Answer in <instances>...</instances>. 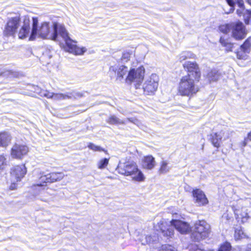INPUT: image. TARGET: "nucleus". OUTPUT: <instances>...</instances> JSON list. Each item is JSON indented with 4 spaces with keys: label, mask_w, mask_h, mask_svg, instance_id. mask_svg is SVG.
Instances as JSON below:
<instances>
[{
    "label": "nucleus",
    "mask_w": 251,
    "mask_h": 251,
    "mask_svg": "<svg viewBox=\"0 0 251 251\" xmlns=\"http://www.w3.org/2000/svg\"><path fill=\"white\" fill-rule=\"evenodd\" d=\"M30 18L27 15L23 17V25L21 28L19 33L18 37L20 39H25L27 37L29 36V40L33 41L36 39L37 37L46 39L49 38L53 40L51 38V35L53 33L54 25V24L57 23H54L53 25L52 31V32L50 33V27L49 24L47 22H44L42 23L40 26H38V20L37 17L32 18V30L31 33H30ZM58 37L56 40L54 41H57Z\"/></svg>",
    "instance_id": "nucleus-1"
},
{
    "label": "nucleus",
    "mask_w": 251,
    "mask_h": 251,
    "mask_svg": "<svg viewBox=\"0 0 251 251\" xmlns=\"http://www.w3.org/2000/svg\"><path fill=\"white\" fill-rule=\"evenodd\" d=\"M53 31L51 38L53 40H56L58 35H60L65 42L66 51L76 55H83L87 51V49L85 47H80L75 44L76 42L70 38L68 32L63 25L54 24Z\"/></svg>",
    "instance_id": "nucleus-2"
},
{
    "label": "nucleus",
    "mask_w": 251,
    "mask_h": 251,
    "mask_svg": "<svg viewBox=\"0 0 251 251\" xmlns=\"http://www.w3.org/2000/svg\"><path fill=\"white\" fill-rule=\"evenodd\" d=\"M117 172L125 176H130L132 180L136 181H143L145 177L134 161L129 159H122L119 161L117 168Z\"/></svg>",
    "instance_id": "nucleus-3"
},
{
    "label": "nucleus",
    "mask_w": 251,
    "mask_h": 251,
    "mask_svg": "<svg viewBox=\"0 0 251 251\" xmlns=\"http://www.w3.org/2000/svg\"><path fill=\"white\" fill-rule=\"evenodd\" d=\"M159 224L162 233L167 237H172L174 234V228L182 234L187 233L191 230L189 225L179 220H172L168 222L163 220Z\"/></svg>",
    "instance_id": "nucleus-4"
},
{
    "label": "nucleus",
    "mask_w": 251,
    "mask_h": 251,
    "mask_svg": "<svg viewBox=\"0 0 251 251\" xmlns=\"http://www.w3.org/2000/svg\"><path fill=\"white\" fill-rule=\"evenodd\" d=\"M198 81L189 76H182L178 84V93L182 96L192 97L199 91L198 86L196 84Z\"/></svg>",
    "instance_id": "nucleus-5"
},
{
    "label": "nucleus",
    "mask_w": 251,
    "mask_h": 251,
    "mask_svg": "<svg viewBox=\"0 0 251 251\" xmlns=\"http://www.w3.org/2000/svg\"><path fill=\"white\" fill-rule=\"evenodd\" d=\"M145 69L143 66L129 70L125 79L128 84H132L135 89H140L144 78Z\"/></svg>",
    "instance_id": "nucleus-6"
},
{
    "label": "nucleus",
    "mask_w": 251,
    "mask_h": 251,
    "mask_svg": "<svg viewBox=\"0 0 251 251\" xmlns=\"http://www.w3.org/2000/svg\"><path fill=\"white\" fill-rule=\"evenodd\" d=\"M210 228V225L206 221L204 220L197 221L195 224L191 238L198 241L204 239L209 235Z\"/></svg>",
    "instance_id": "nucleus-7"
},
{
    "label": "nucleus",
    "mask_w": 251,
    "mask_h": 251,
    "mask_svg": "<svg viewBox=\"0 0 251 251\" xmlns=\"http://www.w3.org/2000/svg\"><path fill=\"white\" fill-rule=\"evenodd\" d=\"M158 81V76L155 74H152L146 78L142 85V89L147 94H152L157 89Z\"/></svg>",
    "instance_id": "nucleus-8"
},
{
    "label": "nucleus",
    "mask_w": 251,
    "mask_h": 251,
    "mask_svg": "<svg viewBox=\"0 0 251 251\" xmlns=\"http://www.w3.org/2000/svg\"><path fill=\"white\" fill-rule=\"evenodd\" d=\"M183 66L185 70L187 72V75L185 76H189V77L199 81L201 74L199 67L195 62L186 61L183 64Z\"/></svg>",
    "instance_id": "nucleus-9"
},
{
    "label": "nucleus",
    "mask_w": 251,
    "mask_h": 251,
    "mask_svg": "<svg viewBox=\"0 0 251 251\" xmlns=\"http://www.w3.org/2000/svg\"><path fill=\"white\" fill-rule=\"evenodd\" d=\"M20 20L19 16L10 18L5 27L4 34L7 36H14L20 25Z\"/></svg>",
    "instance_id": "nucleus-10"
},
{
    "label": "nucleus",
    "mask_w": 251,
    "mask_h": 251,
    "mask_svg": "<svg viewBox=\"0 0 251 251\" xmlns=\"http://www.w3.org/2000/svg\"><path fill=\"white\" fill-rule=\"evenodd\" d=\"M28 151V148L26 145L16 143L11 149V155L13 158L21 159L26 155Z\"/></svg>",
    "instance_id": "nucleus-11"
},
{
    "label": "nucleus",
    "mask_w": 251,
    "mask_h": 251,
    "mask_svg": "<svg viewBox=\"0 0 251 251\" xmlns=\"http://www.w3.org/2000/svg\"><path fill=\"white\" fill-rule=\"evenodd\" d=\"M232 36L236 40H241L246 35L245 28L242 23L240 22L231 23Z\"/></svg>",
    "instance_id": "nucleus-12"
},
{
    "label": "nucleus",
    "mask_w": 251,
    "mask_h": 251,
    "mask_svg": "<svg viewBox=\"0 0 251 251\" xmlns=\"http://www.w3.org/2000/svg\"><path fill=\"white\" fill-rule=\"evenodd\" d=\"M27 172L25 165H17L11 169V180L20 181Z\"/></svg>",
    "instance_id": "nucleus-13"
},
{
    "label": "nucleus",
    "mask_w": 251,
    "mask_h": 251,
    "mask_svg": "<svg viewBox=\"0 0 251 251\" xmlns=\"http://www.w3.org/2000/svg\"><path fill=\"white\" fill-rule=\"evenodd\" d=\"M38 94L41 96L46 97L48 99H51L54 100H63L69 99L71 96L67 94L54 93L50 92L48 90L41 89Z\"/></svg>",
    "instance_id": "nucleus-14"
},
{
    "label": "nucleus",
    "mask_w": 251,
    "mask_h": 251,
    "mask_svg": "<svg viewBox=\"0 0 251 251\" xmlns=\"http://www.w3.org/2000/svg\"><path fill=\"white\" fill-rule=\"evenodd\" d=\"M195 202L199 206L204 205L208 202L204 193L200 189H197L193 191Z\"/></svg>",
    "instance_id": "nucleus-15"
},
{
    "label": "nucleus",
    "mask_w": 251,
    "mask_h": 251,
    "mask_svg": "<svg viewBox=\"0 0 251 251\" xmlns=\"http://www.w3.org/2000/svg\"><path fill=\"white\" fill-rule=\"evenodd\" d=\"M211 141L213 146L219 148L222 138L226 140L228 138V133L225 131L222 130L219 132L213 133L211 134Z\"/></svg>",
    "instance_id": "nucleus-16"
},
{
    "label": "nucleus",
    "mask_w": 251,
    "mask_h": 251,
    "mask_svg": "<svg viewBox=\"0 0 251 251\" xmlns=\"http://www.w3.org/2000/svg\"><path fill=\"white\" fill-rule=\"evenodd\" d=\"M110 71H112L117 74V79L121 80L129 72L128 68L124 65L111 66Z\"/></svg>",
    "instance_id": "nucleus-17"
},
{
    "label": "nucleus",
    "mask_w": 251,
    "mask_h": 251,
    "mask_svg": "<svg viewBox=\"0 0 251 251\" xmlns=\"http://www.w3.org/2000/svg\"><path fill=\"white\" fill-rule=\"evenodd\" d=\"M155 161L151 155L145 156L142 161V165L144 168L151 170L154 168Z\"/></svg>",
    "instance_id": "nucleus-18"
},
{
    "label": "nucleus",
    "mask_w": 251,
    "mask_h": 251,
    "mask_svg": "<svg viewBox=\"0 0 251 251\" xmlns=\"http://www.w3.org/2000/svg\"><path fill=\"white\" fill-rule=\"evenodd\" d=\"M11 140L10 135L6 132L0 133V147H6Z\"/></svg>",
    "instance_id": "nucleus-19"
},
{
    "label": "nucleus",
    "mask_w": 251,
    "mask_h": 251,
    "mask_svg": "<svg viewBox=\"0 0 251 251\" xmlns=\"http://www.w3.org/2000/svg\"><path fill=\"white\" fill-rule=\"evenodd\" d=\"M248 237V235L244 232L241 227H238L235 228L234 238L236 240H241Z\"/></svg>",
    "instance_id": "nucleus-20"
},
{
    "label": "nucleus",
    "mask_w": 251,
    "mask_h": 251,
    "mask_svg": "<svg viewBox=\"0 0 251 251\" xmlns=\"http://www.w3.org/2000/svg\"><path fill=\"white\" fill-rule=\"evenodd\" d=\"M107 122L111 125H125L126 121L120 120L115 115L110 116L107 120Z\"/></svg>",
    "instance_id": "nucleus-21"
},
{
    "label": "nucleus",
    "mask_w": 251,
    "mask_h": 251,
    "mask_svg": "<svg viewBox=\"0 0 251 251\" xmlns=\"http://www.w3.org/2000/svg\"><path fill=\"white\" fill-rule=\"evenodd\" d=\"M208 80L211 81H217L220 76V74L216 70H212L207 75Z\"/></svg>",
    "instance_id": "nucleus-22"
},
{
    "label": "nucleus",
    "mask_w": 251,
    "mask_h": 251,
    "mask_svg": "<svg viewBox=\"0 0 251 251\" xmlns=\"http://www.w3.org/2000/svg\"><path fill=\"white\" fill-rule=\"evenodd\" d=\"M64 176V175L62 173H52L49 174L48 177H50V181L51 183L61 180Z\"/></svg>",
    "instance_id": "nucleus-23"
},
{
    "label": "nucleus",
    "mask_w": 251,
    "mask_h": 251,
    "mask_svg": "<svg viewBox=\"0 0 251 251\" xmlns=\"http://www.w3.org/2000/svg\"><path fill=\"white\" fill-rule=\"evenodd\" d=\"M220 43L222 46L225 48V50L227 51L232 50L233 48V44L229 41L228 39H225L223 37H221L220 39Z\"/></svg>",
    "instance_id": "nucleus-24"
},
{
    "label": "nucleus",
    "mask_w": 251,
    "mask_h": 251,
    "mask_svg": "<svg viewBox=\"0 0 251 251\" xmlns=\"http://www.w3.org/2000/svg\"><path fill=\"white\" fill-rule=\"evenodd\" d=\"M196 55L190 51H184L179 55V60L180 62L184 61L187 59L195 58Z\"/></svg>",
    "instance_id": "nucleus-25"
},
{
    "label": "nucleus",
    "mask_w": 251,
    "mask_h": 251,
    "mask_svg": "<svg viewBox=\"0 0 251 251\" xmlns=\"http://www.w3.org/2000/svg\"><path fill=\"white\" fill-rule=\"evenodd\" d=\"M171 169V167L168 166V162L167 161L163 160L160 163V168L159 170L160 174H166L168 173Z\"/></svg>",
    "instance_id": "nucleus-26"
},
{
    "label": "nucleus",
    "mask_w": 251,
    "mask_h": 251,
    "mask_svg": "<svg viewBox=\"0 0 251 251\" xmlns=\"http://www.w3.org/2000/svg\"><path fill=\"white\" fill-rule=\"evenodd\" d=\"M251 48V38H248L241 46V49L244 52H249Z\"/></svg>",
    "instance_id": "nucleus-27"
},
{
    "label": "nucleus",
    "mask_w": 251,
    "mask_h": 251,
    "mask_svg": "<svg viewBox=\"0 0 251 251\" xmlns=\"http://www.w3.org/2000/svg\"><path fill=\"white\" fill-rule=\"evenodd\" d=\"M109 158H104L100 160L97 162V167L99 169H104L108 165L109 163Z\"/></svg>",
    "instance_id": "nucleus-28"
},
{
    "label": "nucleus",
    "mask_w": 251,
    "mask_h": 251,
    "mask_svg": "<svg viewBox=\"0 0 251 251\" xmlns=\"http://www.w3.org/2000/svg\"><path fill=\"white\" fill-rule=\"evenodd\" d=\"M231 23L228 24H225L219 26V30L225 34H227L231 30Z\"/></svg>",
    "instance_id": "nucleus-29"
},
{
    "label": "nucleus",
    "mask_w": 251,
    "mask_h": 251,
    "mask_svg": "<svg viewBox=\"0 0 251 251\" xmlns=\"http://www.w3.org/2000/svg\"><path fill=\"white\" fill-rule=\"evenodd\" d=\"M88 147L95 151H104L106 152L107 151H105L104 149L101 148L99 146L96 145L92 143H90L88 145Z\"/></svg>",
    "instance_id": "nucleus-30"
},
{
    "label": "nucleus",
    "mask_w": 251,
    "mask_h": 251,
    "mask_svg": "<svg viewBox=\"0 0 251 251\" xmlns=\"http://www.w3.org/2000/svg\"><path fill=\"white\" fill-rule=\"evenodd\" d=\"M243 16L245 23L247 25L249 24L251 18V10H246L245 13H244Z\"/></svg>",
    "instance_id": "nucleus-31"
},
{
    "label": "nucleus",
    "mask_w": 251,
    "mask_h": 251,
    "mask_svg": "<svg viewBox=\"0 0 251 251\" xmlns=\"http://www.w3.org/2000/svg\"><path fill=\"white\" fill-rule=\"evenodd\" d=\"M231 246L229 243L226 242L222 245L218 251H230Z\"/></svg>",
    "instance_id": "nucleus-32"
},
{
    "label": "nucleus",
    "mask_w": 251,
    "mask_h": 251,
    "mask_svg": "<svg viewBox=\"0 0 251 251\" xmlns=\"http://www.w3.org/2000/svg\"><path fill=\"white\" fill-rule=\"evenodd\" d=\"M159 251H177L173 247L169 245H163L161 247Z\"/></svg>",
    "instance_id": "nucleus-33"
},
{
    "label": "nucleus",
    "mask_w": 251,
    "mask_h": 251,
    "mask_svg": "<svg viewBox=\"0 0 251 251\" xmlns=\"http://www.w3.org/2000/svg\"><path fill=\"white\" fill-rule=\"evenodd\" d=\"M226 1L227 3V4L230 6V7L229 11H225V13L226 14H228L232 12L234 10V6L235 4L234 1H233V0H226Z\"/></svg>",
    "instance_id": "nucleus-34"
},
{
    "label": "nucleus",
    "mask_w": 251,
    "mask_h": 251,
    "mask_svg": "<svg viewBox=\"0 0 251 251\" xmlns=\"http://www.w3.org/2000/svg\"><path fill=\"white\" fill-rule=\"evenodd\" d=\"M49 176V174L41 176L39 178L40 182L43 183H50V177H48Z\"/></svg>",
    "instance_id": "nucleus-35"
},
{
    "label": "nucleus",
    "mask_w": 251,
    "mask_h": 251,
    "mask_svg": "<svg viewBox=\"0 0 251 251\" xmlns=\"http://www.w3.org/2000/svg\"><path fill=\"white\" fill-rule=\"evenodd\" d=\"M68 95H69V96H71V97L69 99L74 98V99H77L80 97H82V94L79 92H73L72 93H68Z\"/></svg>",
    "instance_id": "nucleus-36"
},
{
    "label": "nucleus",
    "mask_w": 251,
    "mask_h": 251,
    "mask_svg": "<svg viewBox=\"0 0 251 251\" xmlns=\"http://www.w3.org/2000/svg\"><path fill=\"white\" fill-rule=\"evenodd\" d=\"M6 165V158L3 155H0V170L4 168Z\"/></svg>",
    "instance_id": "nucleus-37"
},
{
    "label": "nucleus",
    "mask_w": 251,
    "mask_h": 251,
    "mask_svg": "<svg viewBox=\"0 0 251 251\" xmlns=\"http://www.w3.org/2000/svg\"><path fill=\"white\" fill-rule=\"evenodd\" d=\"M130 54L128 52H124L123 54L122 60L123 61H127L130 59Z\"/></svg>",
    "instance_id": "nucleus-38"
},
{
    "label": "nucleus",
    "mask_w": 251,
    "mask_h": 251,
    "mask_svg": "<svg viewBox=\"0 0 251 251\" xmlns=\"http://www.w3.org/2000/svg\"><path fill=\"white\" fill-rule=\"evenodd\" d=\"M145 239H146V241L145 242H143L142 243V244L143 245H145L146 244H150L152 241V237L151 236H150V235L146 236L145 237Z\"/></svg>",
    "instance_id": "nucleus-39"
},
{
    "label": "nucleus",
    "mask_w": 251,
    "mask_h": 251,
    "mask_svg": "<svg viewBox=\"0 0 251 251\" xmlns=\"http://www.w3.org/2000/svg\"><path fill=\"white\" fill-rule=\"evenodd\" d=\"M11 182H12V183L9 186V189L11 190L16 189L17 187L16 182H17L18 181H11Z\"/></svg>",
    "instance_id": "nucleus-40"
},
{
    "label": "nucleus",
    "mask_w": 251,
    "mask_h": 251,
    "mask_svg": "<svg viewBox=\"0 0 251 251\" xmlns=\"http://www.w3.org/2000/svg\"><path fill=\"white\" fill-rule=\"evenodd\" d=\"M245 10H246L244 9V7L243 6L242 8H240L239 9H237L236 11V13L239 16H240L242 15H244V13H245Z\"/></svg>",
    "instance_id": "nucleus-41"
},
{
    "label": "nucleus",
    "mask_w": 251,
    "mask_h": 251,
    "mask_svg": "<svg viewBox=\"0 0 251 251\" xmlns=\"http://www.w3.org/2000/svg\"><path fill=\"white\" fill-rule=\"evenodd\" d=\"M242 218V221L245 222L247 220L249 217L248 214L247 212H245L243 215H241Z\"/></svg>",
    "instance_id": "nucleus-42"
},
{
    "label": "nucleus",
    "mask_w": 251,
    "mask_h": 251,
    "mask_svg": "<svg viewBox=\"0 0 251 251\" xmlns=\"http://www.w3.org/2000/svg\"><path fill=\"white\" fill-rule=\"evenodd\" d=\"M235 1L237 3L240 8H242L244 6L243 0H235Z\"/></svg>",
    "instance_id": "nucleus-43"
},
{
    "label": "nucleus",
    "mask_w": 251,
    "mask_h": 251,
    "mask_svg": "<svg viewBox=\"0 0 251 251\" xmlns=\"http://www.w3.org/2000/svg\"><path fill=\"white\" fill-rule=\"evenodd\" d=\"M126 120L129 121V122H132L135 124H137V123L138 122V120L136 119L127 118Z\"/></svg>",
    "instance_id": "nucleus-44"
},
{
    "label": "nucleus",
    "mask_w": 251,
    "mask_h": 251,
    "mask_svg": "<svg viewBox=\"0 0 251 251\" xmlns=\"http://www.w3.org/2000/svg\"><path fill=\"white\" fill-rule=\"evenodd\" d=\"M248 141L249 140L247 139V137L245 138L244 140L241 143L242 146L243 147H245L247 145Z\"/></svg>",
    "instance_id": "nucleus-45"
},
{
    "label": "nucleus",
    "mask_w": 251,
    "mask_h": 251,
    "mask_svg": "<svg viewBox=\"0 0 251 251\" xmlns=\"http://www.w3.org/2000/svg\"><path fill=\"white\" fill-rule=\"evenodd\" d=\"M245 251H251V244H248Z\"/></svg>",
    "instance_id": "nucleus-46"
},
{
    "label": "nucleus",
    "mask_w": 251,
    "mask_h": 251,
    "mask_svg": "<svg viewBox=\"0 0 251 251\" xmlns=\"http://www.w3.org/2000/svg\"><path fill=\"white\" fill-rule=\"evenodd\" d=\"M247 139H248L249 141H251V131L248 133Z\"/></svg>",
    "instance_id": "nucleus-47"
},
{
    "label": "nucleus",
    "mask_w": 251,
    "mask_h": 251,
    "mask_svg": "<svg viewBox=\"0 0 251 251\" xmlns=\"http://www.w3.org/2000/svg\"><path fill=\"white\" fill-rule=\"evenodd\" d=\"M247 2L251 5V0H247Z\"/></svg>",
    "instance_id": "nucleus-48"
},
{
    "label": "nucleus",
    "mask_w": 251,
    "mask_h": 251,
    "mask_svg": "<svg viewBox=\"0 0 251 251\" xmlns=\"http://www.w3.org/2000/svg\"><path fill=\"white\" fill-rule=\"evenodd\" d=\"M37 186H43V184H42L41 183H38V184H37Z\"/></svg>",
    "instance_id": "nucleus-49"
},
{
    "label": "nucleus",
    "mask_w": 251,
    "mask_h": 251,
    "mask_svg": "<svg viewBox=\"0 0 251 251\" xmlns=\"http://www.w3.org/2000/svg\"><path fill=\"white\" fill-rule=\"evenodd\" d=\"M237 57H238L239 58H240H240H242L239 56V53H237Z\"/></svg>",
    "instance_id": "nucleus-50"
},
{
    "label": "nucleus",
    "mask_w": 251,
    "mask_h": 251,
    "mask_svg": "<svg viewBox=\"0 0 251 251\" xmlns=\"http://www.w3.org/2000/svg\"><path fill=\"white\" fill-rule=\"evenodd\" d=\"M36 91H37V90H36ZM40 90L39 92H36L37 94H38L39 92H40Z\"/></svg>",
    "instance_id": "nucleus-51"
},
{
    "label": "nucleus",
    "mask_w": 251,
    "mask_h": 251,
    "mask_svg": "<svg viewBox=\"0 0 251 251\" xmlns=\"http://www.w3.org/2000/svg\"><path fill=\"white\" fill-rule=\"evenodd\" d=\"M2 74H3V73H2V72H1V73H0V75H2Z\"/></svg>",
    "instance_id": "nucleus-52"
}]
</instances>
